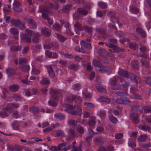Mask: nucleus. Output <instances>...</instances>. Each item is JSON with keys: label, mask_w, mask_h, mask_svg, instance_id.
<instances>
[{"label": "nucleus", "mask_w": 151, "mask_h": 151, "mask_svg": "<svg viewBox=\"0 0 151 151\" xmlns=\"http://www.w3.org/2000/svg\"><path fill=\"white\" fill-rule=\"evenodd\" d=\"M65 106L67 108L65 110L68 113L74 115H80L82 114V109L81 108H79L77 110H71L75 108V106L66 104L65 105Z\"/></svg>", "instance_id": "1"}, {"label": "nucleus", "mask_w": 151, "mask_h": 151, "mask_svg": "<svg viewBox=\"0 0 151 151\" xmlns=\"http://www.w3.org/2000/svg\"><path fill=\"white\" fill-rule=\"evenodd\" d=\"M26 32L22 36V39L28 43H30L31 42V37L32 35L33 30L27 29Z\"/></svg>", "instance_id": "2"}, {"label": "nucleus", "mask_w": 151, "mask_h": 151, "mask_svg": "<svg viewBox=\"0 0 151 151\" xmlns=\"http://www.w3.org/2000/svg\"><path fill=\"white\" fill-rule=\"evenodd\" d=\"M54 67L55 66L53 65H49L47 66L46 67L49 76L51 78L53 79L54 81L56 82L58 79L57 78L55 77V74L53 71Z\"/></svg>", "instance_id": "3"}, {"label": "nucleus", "mask_w": 151, "mask_h": 151, "mask_svg": "<svg viewBox=\"0 0 151 151\" xmlns=\"http://www.w3.org/2000/svg\"><path fill=\"white\" fill-rule=\"evenodd\" d=\"M28 25L30 28L32 29H35L37 27V24L35 21L32 18H27L26 19Z\"/></svg>", "instance_id": "4"}, {"label": "nucleus", "mask_w": 151, "mask_h": 151, "mask_svg": "<svg viewBox=\"0 0 151 151\" xmlns=\"http://www.w3.org/2000/svg\"><path fill=\"white\" fill-rule=\"evenodd\" d=\"M40 34L35 31H33L31 42L37 43L39 42V37Z\"/></svg>", "instance_id": "5"}, {"label": "nucleus", "mask_w": 151, "mask_h": 151, "mask_svg": "<svg viewBox=\"0 0 151 151\" xmlns=\"http://www.w3.org/2000/svg\"><path fill=\"white\" fill-rule=\"evenodd\" d=\"M130 118L132 120L133 122L135 124L139 122V115L138 114H135L132 112L130 114Z\"/></svg>", "instance_id": "6"}, {"label": "nucleus", "mask_w": 151, "mask_h": 151, "mask_svg": "<svg viewBox=\"0 0 151 151\" xmlns=\"http://www.w3.org/2000/svg\"><path fill=\"white\" fill-rule=\"evenodd\" d=\"M19 106V104L16 103H11L8 104L7 106L5 108V109L6 110L10 111L12 109L17 108Z\"/></svg>", "instance_id": "7"}, {"label": "nucleus", "mask_w": 151, "mask_h": 151, "mask_svg": "<svg viewBox=\"0 0 151 151\" xmlns=\"http://www.w3.org/2000/svg\"><path fill=\"white\" fill-rule=\"evenodd\" d=\"M50 93L53 99L56 101L58 100L59 93L57 91L55 90L51 89Z\"/></svg>", "instance_id": "8"}, {"label": "nucleus", "mask_w": 151, "mask_h": 151, "mask_svg": "<svg viewBox=\"0 0 151 151\" xmlns=\"http://www.w3.org/2000/svg\"><path fill=\"white\" fill-rule=\"evenodd\" d=\"M107 15L111 17V20L113 22L117 21L118 23V21L117 20L116 17V14L115 13L112 11H108Z\"/></svg>", "instance_id": "9"}, {"label": "nucleus", "mask_w": 151, "mask_h": 151, "mask_svg": "<svg viewBox=\"0 0 151 151\" xmlns=\"http://www.w3.org/2000/svg\"><path fill=\"white\" fill-rule=\"evenodd\" d=\"M105 44L109 48L112 49L113 50V52H118L119 51H122V50H119V48H118L116 46L112 45L111 44H108L107 43H105Z\"/></svg>", "instance_id": "10"}, {"label": "nucleus", "mask_w": 151, "mask_h": 151, "mask_svg": "<svg viewBox=\"0 0 151 151\" xmlns=\"http://www.w3.org/2000/svg\"><path fill=\"white\" fill-rule=\"evenodd\" d=\"M99 71L102 73L107 72H110L111 70V69L106 66L101 65L100 67Z\"/></svg>", "instance_id": "11"}, {"label": "nucleus", "mask_w": 151, "mask_h": 151, "mask_svg": "<svg viewBox=\"0 0 151 151\" xmlns=\"http://www.w3.org/2000/svg\"><path fill=\"white\" fill-rule=\"evenodd\" d=\"M80 44L81 46L88 50H90L92 48L91 44L86 42L83 40H82L81 41Z\"/></svg>", "instance_id": "12"}, {"label": "nucleus", "mask_w": 151, "mask_h": 151, "mask_svg": "<svg viewBox=\"0 0 151 151\" xmlns=\"http://www.w3.org/2000/svg\"><path fill=\"white\" fill-rule=\"evenodd\" d=\"M9 32L11 34L14 35V37L15 39L18 38V35L19 34V31L17 29L15 28H12L10 29Z\"/></svg>", "instance_id": "13"}, {"label": "nucleus", "mask_w": 151, "mask_h": 151, "mask_svg": "<svg viewBox=\"0 0 151 151\" xmlns=\"http://www.w3.org/2000/svg\"><path fill=\"white\" fill-rule=\"evenodd\" d=\"M45 54L47 56L51 58H56L58 56V54L56 53H53L52 54V52L48 50H47L45 51Z\"/></svg>", "instance_id": "14"}, {"label": "nucleus", "mask_w": 151, "mask_h": 151, "mask_svg": "<svg viewBox=\"0 0 151 151\" xmlns=\"http://www.w3.org/2000/svg\"><path fill=\"white\" fill-rule=\"evenodd\" d=\"M41 33L42 35L47 37L49 36L51 34L50 30L46 27L42 29Z\"/></svg>", "instance_id": "15"}, {"label": "nucleus", "mask_w": 151, "mask_h": 151, "mask_svg": "<svg viewBox=\"0 0 151 151\" xmlns=\"http://www.w3.org/2000/svg\"><path fill=\"white\" fill-rule=\"evenodd\" d=\"M77 11L79 14L84 16L87 15L88 13V10L83 8H78Z\"/></svg>", "instance_id": "16"}, {"label": "nucleus", "mask_w": 151, "mask_h": 151, "mask_svg": "<svg viewBox=\"0 0 151 151\" xmlns=\"http://www.w3.org/2000/svg\"><path fill=\"white\" fill-rule=\"evenodd\" d=\"M19 68L21 71L27 72L30 70V67L29 65H24L20 66Z\"/></svg>", "instance_id": "17"}, {"label": "nucleus", "mask_w": 151, "mask_h": 151, "mask_svg": "<svg viewBox=\"0 0 151 151\" xmlns=\"http://www.w3.org/2000/svg\"><path fill=\"white\" fill-rule=\"evenodd\" d=\"M126 78H128L130 79L131 80L135 81V82L137 83H138V81L136 80L137 78L136 76L132 73H128Z\"/></svg>", "instance_id": "18"}, {"label": "nucleus", "mask_w": 151, "mask_h": 151, "mask_svg": "<svg viewBox=\"0 0 151 151\" xmlns=\"http://www.w3.org/2000/svg\"><path fill=\"white\" fill-rule=\"evenodd\" d=\"M54 116L57 119L59 120H62L65 118V116L62 113H59L55 114L54 115Z\"/></svg>", "instance_id": "19"}, {"label": "nucleus", "mask_w": 151, "mask_h": 151, "mask_svg": "<svg viewBox=\"0 0 151 151\" xmlns=\"http://www.w3.org/2000/svg\"><path fill=\"white\" fill-rule=\"evenodd\" d=\"M21 47L20 46H16L14 45L11 46L10 47L11 51L13 52H16L21 50Z\"/></svg>", "instance_id": "20"}, {"label": "nucleus", "mask_w": 151, "mask_h": 151, "mask_svg": "<svg viewBox=\"0 0 151 151\" xmlns=\"http://www.w3.org/2000/svg\"><path fill=\"white\" fill-rule=\"evenodd\" d=\"M110 84L111 88L113 90H118L121 88V86L120 84H116L113 83H111Z\"/></svg>", "instance_id": "21"}, {"label": "nucleus", "mask_w": 151, "mask_h": 151, "mask_svg": "<svg viewBox=\"0 0 151 151\" xmlns=\"http://www.w3.org/2000/svg\"><path fill=\"white\" fill-rule=\"evenodd\" d=\"M19 87V86L17 85L12 84L10 86L9 89L12 92H15L18 91Z\"/></svg>", "instance_id": "22"}, {"label": "nucleus", "mask_w": 151, "mask_h": 151, "mask_svg": "<svg viewBox=\"0 0 151 151\" xmlns=\"http://www.w3.org/2000/svg\"><path fill=\"white\" fill-rule=\"evenodd\" d=\"M136 32L138 34H139L143 37L146 36V34L145 31L141 28L137 27L136 29Z\"/></svg>", "instance_id": "23"}, {"label": "nucleus", "mask_w": 151, "mask_h": 151, "mask_svg": "<svg viewBox=\"0 0 151 151\" xmlns=\"http://www.w3.org/2000/svg\"><path fill=\"white\" fill-rule=\"evenodd\" d=\"M56 37L58 40L60 42H63L67 39V38L63 36L62 35L57 33Z\"/></svg>", "instance_id": "24"}, {"label": "nucleus", "mask_w": 151, "mask_h": 151, "mask_svg": "<svg viewBox=\"0 0 151 151\" xmlns=\"http://www.w3.org/2000/svg\"><path fill=\"white\" fill-rule=\"evenodd\" d=\"M76 131L79 133L81 136L85 132V129L81 125H78L77 126Z\"/></svg>", "instance_id": "25"}, {"label": "nucleus", "mask_w": 151, "mask_h": 151, "mask_svg": "<svg viewBox=\"0 0 151 151\" xmlns=\"http://www.w3.org/2000/svg\"><path fill=\"white\" fill-rule=\"evenodd\" d=\"M10 22L16 27H18L21 22V21L19 20H15L14 19H12L10 20Z\"/></svg>", "instance_id": "26"}, {"label": "nucleus", "mask_w": 151, "mask_h": 151, "mask_svg": "<svg viewBox=\"0 0 151 151\" xmlns=\"http://www.w3.org/2000/svg\"><path fill=\"white\" fill-rule=\"evenodd\" d=\"M75 29L78 31H81L83 30V26L81 24L78 22H76L74 25Z\"/></svg>", "instance_id": "27"}, {"label": "nucleus", "mask_w": 151, "mask_h": 151, "mask_svg": "<svg viewBox=\"0 0 151 151\" xmlns=\"http://www.w3.org/2000/svg\"><path fill=\"white\" fill-rule=\"evenodd\" d=\"M93 28L92 27H88L86 25H83V30H84V31L91 34L92 35V33L93 32Z\"/></svg>", "instance_id": "28"}, {"label": "nucleus", "mask_w": 151, "mask_h": 151, "mask_svg": "<svg viewBox=\"0 0 151 151\" xmlns=\"http://www.w3.org/2000/svg\"><path fill=\"white\" fill-rule=\"evenodd\" d=\"M92 64L96 67L99 68L103 65L102 63L99 60L94 59L93 60Z\"/></svg>", "instance_id": "29"}, {"label": "nucleus", "mask_w": 151, "mask_h": 151, "mask_svg": "<svg viewBox=\"0 0 151 151\" xmlns=\"http://www.w3.org/2000/svg\"><path fill=\"white\" fill-rule=\"evenodd\" d=\"M41 84L44 85H48L50 84V82L48 78H43L40 81Z\"/></svg>", "instance_id": "30"}, {"label": "nucleus", "mask_w": 151, "mask_h": 151, "mask_svg": "<svg viewBox=\"0 0 151 151\" xmlns=\"http://www.w3.org/2000/svg\"><path fill=\"white\" fill-rule=\"evenodd\" d=\"M6 73L8 77H10L13 76L14 74V71L13 69L8 68L6 70Z\"/></svg>", "instance_id": "31"}, {"label": "nucleus", "mask_w": 151, "mask_h": 151, "mask_svg": "<svg viewBox=\"0 0 151 151\" xmlns=\"http://www.w3.org/2000/svg\"><path fill=\"white\" fill-rule=\"evenodd\" d=\"M29 110L35 114H37L39 112V110L37 107L35 106L30 107L29 108Z\"/></svg>", "instance_id": "32"}, {"label": "nucleus", "mask_w": 151, "mask_h": 151, "mask_svg": "<svg viewBox=\"0 0 151 151\" xmlns=\"http://www.w3.org/2000/svg\"><path fill=\"white\" fill-rule=\"evenodd\" d=\"M98 5L99 7L102 9H105L107 7V4L105 2L102 1H100L98 3Z\"/></svg>", "instance_id": "33"}, {"label": "nucleus", "mask_w": 151, "mask_h": 151, "mask_svg": "<svg viewBox=\"0 0 151 151\" xmlns=\"http://www.w3.org/2000/svg\"><path fill=\"white\" fill-rule=\"evenodd\" d=\"M130 11L134 13H137L139 11V9L136 7L133 6H130Z\"/></svg>", "instance_id": "34"}, {"label": "nucleus", "mask_w": 151, "mask_h": 151, "mask_svg": "<svg viewBox=\"0 0 151 151\" xmlns=\"http://www.w3.org/2000/svg\"><path fill=\"white\" fill-rule=\"evenodd\" d=\"M19 65H23L27 63V60L26 58H21L19 59Z\"/></svg>", "instance_id": "35"}, {"label": "nucleus", "mask_w": 151, "mask_h": 151, "mask_svg": "<svg viewBox=\"0 0 151 151\" xmlns=\"http://www.w3.org/2000/svg\"><path fill=\"white\" fill-rule=\"evenodd\" d=\"M78 65H76L75 63L71 64L70 65L68 68L71 70H73L74 71L78 69Z\"/></svg>", "instance_id": "36"}, {"label": "nucleus", "mask_w": 151, "mask_h": 151, "mask_svg": "<svg viewBox=\"0 0 151 151\" xmlns=\"http://www.w3.org/2000/svg\"><path fill=\"white\" fill-rule=\"evenodd\" d=\"M146 135H141L137 138V140L139 142H144L147 139Z\"/></svg>", "instance_id": "37"}, {"label": "nucleus", "mask_w": 151, "mask_h": 151, "mask_svg": "<svg viewBox=\"0 0 151 151\" xmlns=\"http://www.w3.org/2000/svg\"><path fill=\"white\" fill-rule=\"evenodd\" d=\"M129 47L131 49L134 50L136 49L138 50V45L137 44H133L132 43H130L129 44Z\"/></svg>", "instance_id": "38"}, {"label": "nucleus", "mask_w": 151, "mask_h": 151, "mask_svg": "<svg viewBox=\"0 0 151 151\" xmlns=\"http://www.w3.org/2000/svg\"><path fill=\"white\" fill-rule=\"evenodd\" d=\"M71 7V6L69 5H66L62 9L61 11L63 13L68 12L69 11L70 8Z\"/></svg>", "instance_id": "39"}, {"label": "nucleus", "mask_w": 151, "mask_h": 151, "mask_svg": "<svg viewBox=\"0 0 151 151\" xmlns=\"http://www.w3.org/2000/svg\"><path fill=\"white\" fill-rule=\"evenodd\" d=\"M50 14V12L48 10H47L46 11L44 12L42 14V17L44 19H47L48 18L49 15Z\"/></svg>", "instance_id": "40"}, {"label": "nucleus", "mask_w": 151, "mask_h": 151, "mask_svg": "<svg viewBox=\"0 0 151 151\" xmlns=\"http://www.w3.org/2000/svg\"><path fill=\"white\" fill-rule=\"evenodd\" d=\"M71 98L72 100H76V101L77 100L80 103H81L82 102L81 99L80 97L78 96L73 95L71 97Z\"/></svg>", "instance_id": "41"}, {"label": "nucleus", "mask_w": 151, "mask_h": 151, "mask_svg": "<svg viewBox=\"0 0 151 151\" xmlns=\"http://www.w3.org/2000/svg\"><path fill=\"white\" fill-rule=\"evenodd\" d=\"M99 99L101 101L105 102L106 103H109L111 101V100L109 99L104 96L100 97Z\"/></svg>", "instance_id": "42"}, {"label": "nucleus", "mask_w": 151, "mask_h": 151, "mask_svg": "<svg viewBox=\"0 0 151 151\" xmlns=\"http://www.w3.org/2000/svg\"><path fill=\"white\" fill-rule=\"evenodd\" d=\"M77 121L73 119H70L67 121L68 123L70 126H76L77 125Z\"/></svg>", "instance_id": "43"}, {"label": "nucleus", "mask_w": 151, "mask_h": 151, "mask_svg": "<svg viewBox=\"0 0 151 151\" xmlns=\"http://www.w3.org/2000/svg\"><path fill=\"white\" fill-rule=\"evenodd\" d=\"M109 118L110 121L116 124L118 120L116 118L112 115L109 116Z\"/></svg>", "instance_id": "44"}, {"label": "nucleus", "mask_w": 151, "mask_h": 151, "mask_svg": "<svg viewBox=\"0 0 151 151\" xmlns=\"http://www.w3.org/2000/svg\"><path fill=\"white\" fill-rule=\"evenodd\" d=\"M128 73L127 72L123 70H119L118 72L119 74L126 78L127 76Z\"/></svg>", "instance_id": "45"}, {"label": "nucleus", "mask_w": 151, "mask_h": 151, "mask_svg": "<svg viewBox=\"0 0 151 151\" xmlns=\"http://www.w3.org/2000/svg\"><path fill=\"white\" fill-rule=\"evenodd\" d=\"M122 104H127L128 103H130L131 101L129 98L127 97H122Z\"/></svg>", "instance_id": "46"}, {"label": "nucleus", "mask_w": 151, "mask_h": 151, "mask_svg": "<svg viewBox=\"0 0 151 151\" xmlns=\"http://www.w3.org/2000/svg\"><path fill=\"white\" fill-rule=\"evenodd\" d=\"M93 141L95 144L97 145L101 144L102 142V139L100 137L95 138L94 139Z\"/></svg>", "instance_id": "47"}, {"label": "nucleus", "mask_w": 151, "mask_h": 151, "mask_svg": "<svg viewBox=\"0 0 151 151\" xmlns=\"http://www.w3.org/2000/svg\"><path fill=\"white\" fill-rule=\"evenodd\" d=\"M118 79H119L120 80L121 79V78L119 77L114 76L111 79L110 83H116L118 82Z\"/></svg>", "instance_id": "48"}, {"label": "nucleus", "mask_w": 151, "mask_h": 151, "mask_svg": "<svg viewBox=\"0 0 151 151\" xmlns=\"http://www.w3.org/2000/svg\"><path fill=\"white\" fill-rule=\"evenodd\" d=\"M144 110V112L145 113L151 112V107L148 106H144L143 107Z\"/></svg>", "instance_id": "49"}, {"label": "nucleus", "mask_w": 151, "mask_h": 151, "mask_svg": "<svg viewBox=\"0 0 151 151\" xmlns=\"http://www.w3.org/2000/svg\"><path fill=\"white\" fill-rule=\"evenodd\" d=\"M88 124L90 126H92L94 125L96 123V122L94 118L92 117L90 118L88 121Z\"/></svg>", "instance_id": "50"}, {"label": "nucleus", "mask_w": 151, "mask_h": 151, "mask_svg": "<svg viewBox=\"0 0 151 151\" xmlns=\"http://www.w3.org/2000/svg\"><path fill=\"white\" fill-rule=\"evenodd\" d=\"M19 123L17 121H14L12 123V127L14 130H18Z\"/></svg>", "instance_id": "51"}, {"label": "nucleus", "mask_w": 151, "mask_h": 151, "mask_svg": "<svg viewBox=\"0 0 151 151\" xmlns=\"http://www.w3.org/2000/svg\"><path fill=\"white\" fill-rule=\"evenodd\" d=\"M81 84L79 83H75L73 85V88L75 91H79L81 88Z\"/></svg>", "instance_id": "52"}, {"label": "nucleus", "mask_w": 151, "mask_h": 151, "mask_svg": "<svg viewBox=\"0 0 151 151\" xmlns=\"http://www.w3.org/2000/svg\"><path fill=\"white\" fill-rule=\"evenodd\" d=\"M93 137V136L90 135L86 137L85 139V142H86L88 145H90V142L91 141V139Z\"/></svg>", "instance_id": "53"}, {"label": "nucleus", "mask_w": 151, "mask_h": 151, "mask_svg": "<svg viewBox=\"0 0 151 151\" xmlns=\"http://www.w3.org/2000/svg\"><path fill=\"white\" fill-rule=\"evenodd\" d=\"M116 94L118 96H120L122 97L123 96H126L127 95V92H117L116 93Z\"/></svg>", "instance_id": "54"}, {"label": "nucleus", "mask_w": 151, "mask_h": 151, "mask_svg": "<svg viewBox=\"0 0 151 151\" xmlns=\"http://www.w3.org/2000/svg\"><path fill=\"white\" fill-rule=\"evenodd\" d=\"M56 132V136L58 137L60 136H63L65 134L64 132L62 130H58L55 131Z\"/></svg>", "instance_id": "55"}, {"label": "nucleus", "mask_w": 151, "mask_h": 151, "mask_svg": "<svg viewBox=\"0 0 151 151\" xmlns=\"http://www.w3.org/2000/svg\"><path fill=\"white\" fill-rule=\"evenodd\" d=\"M0 116L1 118H5L8 116V115L4 111L2 110L0 111Z\"/></svg>", "instance_id": "56"}, {"label": "nucleus", "mask_w": 151, "mask_h": 151, "mask_svg": "<svg viewBox=\"0 0 151 151\" xmlns=\"http://www.w3.org/2000/svg\"><path fill=\"white\" fill-rule=\"evenodd\" d=\"M145 79V81L147 84L149 85H151V78L150 77H143Z\"/></svg>", "instance_id": "57"}, {"label": "nucleus", "mask_w": 151, "mask_h": 151, "mask_svg": "<svg viewBox=\"0 0 151 151\" xmlns=\"http://www.w3.org/2000/svg\"><path fill=\"white\" fill-rule=\"evenodd\" d=\"M130 84L129 82H125L122 84L123 88H124V90L127 91V88L129 86Z\"/></svg>", "instance_id": "58"}, {"label": "nucleus", "mask_w": 151, "mask_h": 151, "mask_svg": "<svg viewBox=\"0 0 151 151\" xmlns=\"http://www.w3.org/2000/svg\"><path fill=\"white\" fill-rule=\"evenodd\" d=\"M96 31L98 33L100 34H103L105 32V30L102 28L96 29Z\"/></svg>", "instance_id": "59"}, {"label": "nucleus", "mask_w": 151, "mask_h": 151, "mask_svg": "<svg viewBox=\"0 0 151 151\" xmlns=\"http://www.w3.org/2000/svg\"><path fill=\"white\" fill-rule=\"evenodd\" d=\"M47 9H45L44 6L41 5H40L39 9L38 11L39 12H43L46 11Z\"/></svg>", "instance_id": "60"}, {"label": "nucleus", "mask_w": 151, "mask_h": 151, "mask_svg": "<svg viewBox=\"0 0 151 151\" xmlns=\"http://www.w3.org/2000/svg\"><path fill=\"white\" fill-rule=\"evenodd\" d=\"M53 28L56 30L58 31L61 29V27L60 25L57 23H55L53 26Z\"/></svg>", "instance_id": "61"}, {"label": "nucleus", "mask_w": 151, "mask_h": 151, "mask_svg": "<svg viewBox=\"0 0 151 151\" xmlns=\"http://www.w3.org/2000/svg\"><path fill=\"white\" fill-rule=\"evenodd\" d=\"M115 137L116 139H121L123 137V134L122 133H117L115 135Z\"/></svg>", "instance_id": "62"}, {"label": "nucleus", "mask_w": 151, "mask_h": 151, "mask_svg": "<svg viewBox=\"0 0 151 151\" xmlns=\"http://www.w3.org/2000/svg\"><path fill=\"white\" fill-rule=\"evenodd\" d=\"M13 116L16 119H18L20 118V116L19 114L17 111H14L12 114Z\"/></svg>", "instance_id": "63"}, {"label": "nucleus", "mask_w": 151, "mask_h": 151, "mask_svg": "<svg viewBox=\"0 0 151 151\" xmlns=\"http://www.w3.org/2000/svg\"><path fill=\"white\" fill-rule=\"evenodd\" d=\"M49 149L51 151H60L58 147L56 146H51L48 147Z\"/></svg>", "instance_id": "64"}]
</instances>
